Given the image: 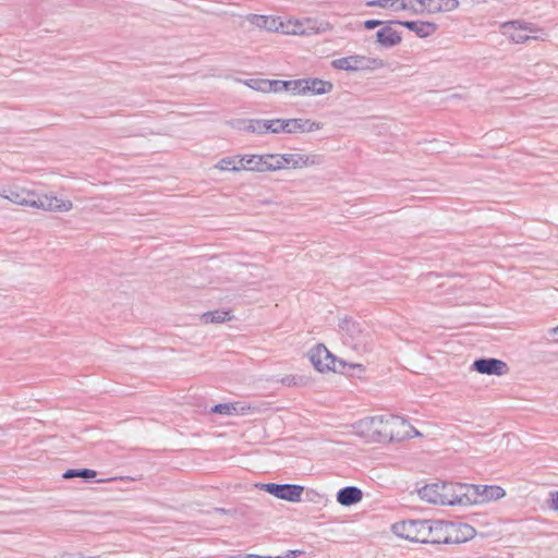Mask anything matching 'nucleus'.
<instances>
[{
    "label": "nucleus",
    "instance_id": "nucleus-30",
    "mask_svg": "<svg viewBox=\"0 0 558 558\" xmlns=\"http://www.w3.org/2000/svg\"><path fill=\"white\" fill-rule=\"evenodd\" d=\"M96 476V472L89 469H80V470H68L63 473V478H73V477H83L86 480L94 478Z\"/></svg>",
    "mask_w": 558,
    "mask_h": 558
},
{
    "label": "nucleus",
    "instance_id": "nucleus-21",
    "mask_svg": "<svg viewBox=\"0 0 558 558\" xmlns=\"http://www.w3.org/2000/svg\"><path fill=\"white\" fill-rule=\"evenodd\" d=\"M239 163L242 165V169L248 171H267V160L265 155H244L239 159Z\"/></svg>",
    "mask_w": 558,
    "mask_h": 558
},
{
    "label": "nucleus",
    "instance_id": "nucleus-15",
    "mask_svg": "<svg viewBox=\"0 0 558 558\" xmlns=\"http://www.w3.org/2000/svg\"><path fill=\"white\" fill-rule=\"evenodd\" d=\"M472 367L481 374L498 376L506 374L508 371L505 362L493 357L475 360Z\"/></svg>",
    "mask_w": 558,
    "mask_h": 558
},
{
    "label": "nucleus",
    "instance_id": "nucleus-11",
    "mask_svg": "<svg viewBox=\"0 0 558 558\" xmlns=\"http://www.w3.org/2000/svg\"><path fill=\"white\" fill-rule=\"evenodd\" d=\"M329 26L328 23L320 24V26H316V22L307 19L304 21H287L286 23L281 21L280 31L282 34L287 35H302L308 36L312 34H317L322 31L327 29Z\"/></svg>",
    "mask_w": 558,
    "mask_h": 558
},
{
    "label": "nucleus",
    "instance_id": "nucleus-27",
    "mask_svg": "<svg viewBox=\"0 0 558 558\" xmlns=\"http://www.w3.org/2000/svg\"><path fill=\"white\" fill-rule=\"evenodd\" d=\"M305 88H307L305 78H300L288 81V88L286 92H289L292 95H306Z\"/></svg>",
    "mask_w": 558,
    "mask_h": 558
},
{
    "label": "nucleus",
    "instance_id": "nucleus-4",
    "mask_svg": "<svg viewBox=\"0 0 558 558\" xmlns=\"http://www.w3.org/2000/svg\"><path fill=\"white\" fill-rule=\"evenodd\" d=\"M308 359L318 372L332 371L338 373H347V367L364 372V366L357 363H347L343 360L332 355L324 344H316L308 351Z\"/></svg>",
    "mask_w": 558,
    "mask_h": 558
},
{
    "label": "nucleus",
    "instance_id": "nucleus-12",
    "mask_svg": "<svg viewBox=\"0 0 558 558\" xmlns=\"http://www.w3.org/2000/svg\"><path fill=\"white\" fill-rule=\"evenodd\" d=\"M476 535L475 529L464 522L446 521L447 544H461L472 539Z\"/></svg>",
    "mask_w": 558,
    "mask_h": 558
},
{
    "label": "nucleus",
    "instance_id": "nucleus-25",
    "mask_svg": "<svg viewBox=\"0 0 558 558\" xmlns=\"http://www.w3.org/2000/svg\"><path fill=\"white\" fill-rule=\"evenodd\" d=\"M232 315L228 311H211L202 315V320L205 324H215V323H223L230 320Z\"/></svg>",
    "mask_w": 558,
    "mask_h": 558
},
{
    "label": "nucleus",
    "instance_id": "nucleus-29",
    "mask_svg": "<svg viewBox=\"0 0 558 558\" xmlns=\"http://www.w3.org/2000/svg\"><path fill=\"white\" fill-rule=\"evenodd\" d=\"M216 168H218L219 170H231V171H240L242 170V165L239 163V160H236L235 157H228V158H223L221 159Z\"/></svg>",
    "mask_w": 558,
    "mask_h": 558
},
{
    "label": "nucleus",
    "instance_id": "nucleus-44",
    "mask_svg": "<svg viewBox=\"0 0 558 558\" xmlns=\"http://www.w3.org/2000/svg\"><path fill=\"white\" fill-rule=\"evenodd\" d=\"M216 510H217V511H219V512H225V509H220V508H218V509H216Z\"/></svg>",
    "mask_w": 558,
    "mask_h": 558
},
{
    "label": "nucleus",
    "instance_id": "nucleus-31",
    "mask_svg": "<svg viewBox=\"0 0 558 558\" xmlns=\"http://www.w3.org/2000/svg\"><path fill=\"white\" fill-rule=\"evenodd\" d=\"M244 84L254 90L262 92V93H268V80L250 78V80L244 81Z\"/></svg>",
    "mask_w": 558,
    "mask_h": 558
},
{
    "label": "nucleus",
    "instance_id": "nucleus-14",
    "mask_svg": "<svg viewBox=\"0 0 558 558\" xmlns=\"http://www.w3.org/2000/svg\"><path fill=\"white\" fill-rule=\"evenodd\" d=\"M399 21H388L376 33V43L385 48L390 49L398 46L402 41L401 34L396 31L392 25Z\"/></svg>",
    "mask_w": 558,
    "mask_h": 558
},
{
    "label": "nucleus",
    "instance_id": "nucleus-38",
    "mask_svg": "<svg viewBox=\"0 0 558 558\" xmlns=\"http://www.w3.org/2000/svg\"><path fill=\"white\" fill-rule=\"evenodd\" d=\"M550 508L554 510H558V492H554L550 494Z\"/></svg>",
    "mask_w": 558,
    "mask_h": 558
},
{
    "label": "nucleus",
    "instance_id": "nucleus-40",
    "mask_svg": "<svg viewBox=\"0 0 558 558\" xmlns=\"http://www.w3.org/2000/svg\"><path fill=\"white\" fill-rule=\"evenodd\" d=\"M549 336L553 341L558 342V326L549 330Z\"/></svg>",
    "mask_w": 558,
    "mask_h": 558
},
{
    "label": "nucleus",
    "instance_id": "nucleus-3",
    "mask_svg": "<svg viewBox=\"0 0 558 558\" xmlns=\"http://www.w3.org/2000/svg\"><path fill=\"white\" fill-rule=\"evenodd\" d=\"M466 484L462 483H433L418 490L421 499L435 505H466Z\"/></svg>",
    "mask_w": 558,
    "mask_h": 558
},
{
    "label": "nucleus",
    "instance_id": "nucleus-41",
    "mask_svg": "<svg viewBox=\"0 0 558 558\" xmlns=\"http://www.w3.org/2000/svg\"><path fill=\"white\" fill-rule=\"evenodd\" d=\"M245 558H260V556L255 554H247Z\"/></svg>",
    "mask_w": 558,
    "mask_h": 558
},
{
    "label": "nucleus",
    "instance_id": "nucleus-18",
    "mask_svg": "<svg viewBox=\"0 0 558 558\" xmlns=\"http://www.w3.org/2000/svg\"><path fill=\"white\" fill-rule=\"evenodd\" d=\"M398 25L407 27L421 38L432 36L438 28L435 23L422 21H400L398 22Z\"/></svg>",
    "mask_w": 558,
    "mask_h": 558
},
{
    "label": "nucleus",
    "instance_id": "nucleus-36",
    "mask_svg": "<svg viewBox=\"0 0 558 558\" xmlns=\"http://www.w3.org/2000/svg\"><path fill=\"white\" fill-rule=\"evenodd\" d=\"M395 3H396V0H372V1H368L366 4L368 7L386 8L388 5L392 7Z\"/></svg>",
    "mask_w": 558,
    "mask_h": 558
},
{
    "label": "nucleus",
    "instance_id": "nucleus-13",
    "mask_svg": "<svg viewBox=\"0 0 558 558\" xmlns=\"http://www.w3.org/2000/svg\"><path fill=\"white\" fill-rule=\"evenodd\" d=\"M283 169H302L307 167L320 166L325 158L318 154H282Z\"/></svg>",
    "mask_w": 558,
    "mask_h": 558
},
{
    "label": "nucleus",
    "instance_id": "nucleus-37",
    "mask_svg": "<svg viewBox=\"0 0 558 558\" xmlns=\"http://www.w3.org/2000/svg\"><path fill=\"white\" fill-rule=\"evenodd\" d=\"M386 22L379 20H366L363 23L365 29H374L378 26L383 27Z\"/></svg>",
    "mask_w": 558,
    "mask_h": 558
},
{
    "label": "nucleus",
    "instance_id": "nucleus-17",
    "mask_svg": "<svg viewBox=\"0 0 558 558\" xmlns=\"http://www.w3.org/2000/svg\"><path fill=\"white\" fill-rule=\"evenodd\" d=\"M420 5L430 14L451 12L459 8V0H420Z\"/></svg>",
    "mask_w": 558,
    "mask_h": 558
},
{
    "label": "nucleus",
    "instance_id": "nucleus-28",
    "mask_svg": "<svg viewBox=\"0 0 558 558\" xmlns=\"http://www.w3.org/2000/svg\"><path fill=\"white\" fill-rule=\"evenodd\" d=\"M282 154H266L267 171H276L283 169Z\"/></svg>",
    "mask_w": 558,
    "mask_h": 558
},
{
    "label": "nucleus",
    "instance_id": "nucleus-1",
    "mask_svg": "<svg viewBox=\"0 0 558 558\" xmlns=\"http://www.w3.org/2000/svg\"><path fill=\"white\" fill-rule=\"evenodd\" d=\"M355 433L372 441H402L421 436L410 423L401 416H373L361 420L354 425Z\"/></svg>",
    "mask_w": 558,
    "mask_h": 558
},
{
    "label": "nucleus",
    "instance_id": "nucleus-42",
    "mask_svg": "<svg viewBox=\"0 0 558 558\" xmlns=\"http://www.w3.org/2000/svg\"><path fill=\"white\" fill-rule=\"evenodd\" d=\"M281 381H282L283 384H288V385H290V381H291V380H290V378H289V377H287V378H283Z\"/></svg>",
    "mask_w": 558,
    "mask_h": 558
},
{
    "label": "nucleus",
    "instance_id": "nucleus-16",
    "mask_svg": "<svg viewBox=\"0 0 558 558\" xmlns=\"http://www.w3.org/2000/svg\"><path fill=\"white\" fill-rule=\"evenodd\" d=\"M425 544H447L446 521L427 520Z\"/></svg>",
    "mask_w": 558,
    "mask_h": 558
},
{
    "label": "nucleus",
    "instance_id": "nucleus-39",
    "mask_svg": "<svg viewBox=\"0 0 558 558\" xmlns=\"http://www.w3.org/2000/svg\"><path fill=\"white\" fill-rule=\"evenodd\" d=\"M301 550H288L286 555L283 556H276V558H295L296 556L301 555Z\"/></svg>",
    "mask_w": 558,
    "mask_h": 558
},
{
    "label": "nucleus",
    "instance_id": "nucleus-19",
    "mask_svg": "<svg viewBox=\"0 0 558 558\" xmlns=\"http://www.w3.org/2000/svg\"><path fill=\"white\" fill-rule=\"evenodd\" d=\"M247 21L252 25L268 32H279L281 26L280 19L274 16L251 14L247 16Z\"/></svg>",
    "mask_w": 558,
    "mask_h": 558
},
{
    "label": "nucleus",
    "instance_id": "nucleus-32",
    "mask_svg": "<svg viewBox=\"0 0 558 558\" xmlns=\"http://www.w3.org/2000/svg\"><path fill=\"white\" fill-rule=\"evenodd\" d=\"M396 2L400 3L398 8L400 10H411L415 14L423 13L425 11L424 7L420 5V8H416L414 5V3L420 4V0H396Z\"/></svg>",
    "mask_w": 558,
    "mask_h": 558
},
{
    "label": "nucleus",
    "instance_id": "nucleus-5",
    "mask_svg": "<svg viewBox=\"0 0 558 558\" xmlns=\"http://www.w3.org/2000/svg\"><path fill=\"white\" fill-rule=\"evenodd\" d=\"M500 27L502 34L515 44H523L530 39L544 41L548 37L543 28L521 20L505 22Z\"/></svg>",
    "mask_w": 558,
    "mask_h": 558
},
{
    "label": "nucleus",
    "instance_id": "nucleus-8",
    "mask_svg": "<svg viewBox=\"0 0 558 558\" xmlns=\"http://www.w3.org/2000/svg\"><path fill=\"white\" fill-rule=\"evenodd\" d=\"M465 500L468 504H484L498 500L505 496V489L496 485L466 484Z\"/></svg>",
    "mask_w": 558,
    "mask_h": 558
},
{
    "label": "nucleus",
    "instance_id": "nucleus-23",
    "mask_svg": "<svg viewBox=\"0 0 558 558\" xmlns=\"http://www.w3.org/2000/svg\"><path fill=\"white\" fill-rule=\"evenodd\" d=\"M307 88H305L306 95H324L332 89V84L328 81L319 78H305Z\"/></svg>",
    "mask_w": 558,
    "mask_h": 558
},
{
    "label": "nucleus",
    "instance_id": "nucleus-26",
    "mask_svg": "<svg viewBox=\"0 0 558 558\" xmlns=\"http://www.w3.org/2000/svg\"><path fill=\"white\" fill-rule=\"evenodd\" d=\"M264 124L263 134L268 132L278 134L284 130L283 119L264 120Z\"/></svg>",
    "mask_w": 558,
    "mask_h": 558
},
{
    "label": "nucleus",
    "instance_id": "nucleus-20",
    "mask_svg": "<svg viewBox=\"0 0 558 558\" xmlns=\"http://www.w3.org/2000/svg\"><path fill=\"white\" fill-rule=\"evenodd\" d=\"M362 498V490L355 486L343 487L337 493V501L345 507L360 502Z\"/></svg>",
    "mask_w": 558,
    "mask_h": 558
},
{
    "label": "nucleus",
    "instance_id": "nucleus-2",
    "mask_svg": "<svg viewBox=\"0 0 558 558\" xmlns=\"http://www.w3.org/2000/svg\"><path fill=\"white\" fill-rule=\"evenodd\" d=\"M0 196L16 205L29 206L47 211L65 213L73 208V204L69 199H61L48 194H37L34 191L19 186L0 187Z\"/></svg>",
    "mask_w": 558,
    "mask_h": 558
},
{
    "label": "nucleus",
    "instance_id": "nucleus-43",
    "mask_svg": "<svg viewBox=\"0 0 558 558\" xmlns=\"http://www.w3.org/2000/svg\"><path fill=\"white\" fill-rule=\"evenodd\" d=\"M260 558H276V557H272V556H260Z\"/></svg>",
    "mask_w": 558,
    "mask_h": 558
},
{
    "label": "nucleus",
    "instance_id": "nucleus-33",
    "mask_svg": "<svg viewBox=\"0 0 558 558\" xmlns=\"http://www.w3.org/2000/svg\"><path fill=\"white\" fill-rule=\"evenodd\" d=\"M284 133H301V119H283Z\"/></svg>",
    "mask_w": 558,
    "mask_h": 558
},
{
    "label": "nucleus",
    "instance_id": "nucleus-7",
    "mask_svg": "<svg viewBox=\"0 0 558 558\" xmlns=\"http://www.w3.org/2000/svg\"><path fill=\"white\" fill-rule=\"evenodd\" d=\"M331 65L338 70L357 72L383 69L386 66V62L379 58L354 54L336 59L331 62Z\"/></svg>",
    "mask_w": 558,
    "mask_h": 558
},
{
    "label": "nucleus",
    "instance_id": "nucleus-10",
    "mask_svg": "<svg viewBox=\"0 0 558 558\" xmlns=\"http://www.w3.org/2000/svg\"><path fill=\"white\" fill-rule=\"evenodd\" d=\"M257 488L267 492L268 494L290 502H298L301 500L304 487L295 484H276V483H259L255 485Z\"/></svg>",
    "mask_w": 558,
    "mask_h": 558
},
{
    "label": "nucleus",
    "instance_id": "nucleus-35",
    "mask_svg": "<svg viewBox=\"0 0 558 558\" xmlns=\"http://www.w3.org/2000/svg\"><path fill=\"white\" fill-rule=\"evenodd\" d=\"M288 81L268 80V93H280L287 90Z\"/></svg>",
    "mask_w": 558,
    "mask_h": 558
},
{
    "label": "nucleus",
    "instance_id": "nucleus-9",
    "mask_svg": "<svg viewBox=\"0 0 558 558\" xmlns=\"http://www.w3.org/2000/svg\"><path fill=\"white\" fill-rule=\"evenodd\" d=\"M427 520H410L397 522L392 525L396 535L411 542L425 543Z\"/></svg>",
    "mask_w": 558,
    "mask_h": 558
},
{
    "label": "nucleus",
    "instance_id": "nucleus-22",
    "mask_svg": "<svg viewBox=\"0 0 558 558\" xmlns=\"http://www.w3.org/2000/svg\"><path fill=\"white\" fill-rule=\"evenodd\" d=\"M233 129L246 131L250 133L263 134V119H236L230 122Z\"/></svg>",
    "mask_w": 558,
    "mask_h": 558
},
{
    "label": "nucleus",
    "instance_id": "nucleus-24",
    "mask_svg": "<svg viewBox=\"0 0 558 558\" xmlns=\"http://www.w3.org/2000/svg\"><path fill=\"white\" fill-rule=\"evenodd\" d=\"M250 407L241 405L240 403H219L211 408L213 413L231 415L234 413H244Z\"/></svg>",
    "mask_w": 558,
    "mask_h": 558
},
{
    "label": "nucleus",
    "instance_id": "nucleus-34",
    "mask_svg": "<svg viewBox=\"0 0 558 558\" xmlns=\"http://www.w3.org/2000/svg\"><path fill=\"white\" fill-rule=\"evenodd\" d=\"M323 129V123L311 121L308 119H301V133H310Z\"/></svg>",
    "mask_w": 558,
    "mask_h": 558
},
{
    "label": "nucleus",
    "instance_id": "nucleus-6",
    "mask_svg": "<svg viewBox=\"0 0 558 558\" xmlns=\"http://www.w3.org/2000/svg\"><path fill=\"white\" fill-rule=\"evenodd\" d=\"M339 330L343 342L350 344L354 350L368 351L371 349L372 335L364 323L344 318L339 323Z\"/></svg>",
    "mask_w": 558,
    "mask_h": 558
}]
</instances>
